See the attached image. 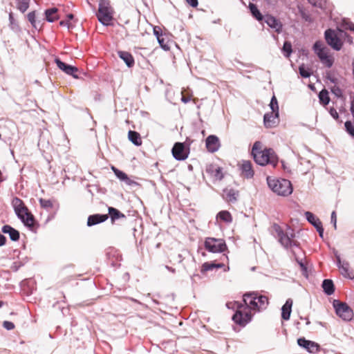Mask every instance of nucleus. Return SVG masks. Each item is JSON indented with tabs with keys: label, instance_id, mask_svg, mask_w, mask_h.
Instances as JSON below:
<instances>
[{
	"label": "nucleus",
	"instance_id": "obj_1",
	"mask_svg": "<svg viewBox=\"0 0 354 354\" xmlns=\"http://www.w3.org/2000/svg\"><path fill=\"white\" fill-rule=\"evenodd\" d=\"M243 297L244 304L238 305L232 319L236 324L244 326L251 321L252 311L256 313L266 309L269 301L266 296L259 295L257 292L245 293Z\"/></svg>",
	"mask_w": 354,
	"mask_h": 354
},
{
	"label": "nucleus",
	"instance_id": "obj_2",
	"mask_svg": "<svg viewBox=\"0 0 354 354\" xmlns=\"http://www.w3.org/2000/svg\"><path fill=\"white\" fill-rule=\"evenodd\" d=\"M251 154L256 163L261 166L270 165L275 167L279 162L274 151L271 148L263 147V143L260 141L254 143Z\"/></svg>",
	"mask_w": 354,
	"mask_h": 354
},
{
	"label": "nucleus",
	"instance_id": "obj_3",
	"mask_svg": "<svg viewBox=\"0 0 354 354\" xmlns=\"http://www.w3.org/2000/svg\"><path fill=\"white\" fill-rule=\"evenodd\" d=\"M11 204L16 214L24 225L28 227H32L35 224L34 216L29 211L24 201L18 197H15L12 200Z\"/></svg>",
	"mask_w": 354,
	"mask_h": 354
},
{
	"label": "nucleus",
	"instance_id": "obj_4",
	"mask_svg": "<svg viewBox=\"0 0 354 354\" xmlns=\"http://www.w3.org/2000/svg\"><path fill=\"white\" fill-rule=\"evenodd\" d=\"M344 35H346V32L339 28L336 30L328 29L325 32V39L327 44L336 50H339L342 48Z\"/></svg>",
	"mask_w": 354,
	"mask_h": 354
},
{
	"label": "nucleus",
	"instance_id": "obj_5",
	"mask_svg": "<svg viewBox=\"0 0 354 354\" xmlns=\"http://www.w3.org/2000/svg\"><path fill=\"white\" fill-rule=\"evenodd\" d=\"M268 183L271 189L280 196H288L292 192V184L286 179H268Z\"/></svg>",
	"mask_w": 354,
	"mask_h": 354
},
{
	"label": "nucleus",
	"instance_id": "obj_6",
	"mask_svg": "<svg viewBox=\"0 0 354 354\" xmlns=\"http://www.w3.org/2000/svg\"><path fill=\"white\" fill-rule=\"evenodd\" d=\"M97 17L103 25L110 24L113 19V10L109 0H100Z\"/></svg>",
	"mask_w": 354,
	"mask_h": 354
},
{
	"label": "nucleus",
	"instance_id": "obj_7",
	"mask_svg": "<svg viewBox=\"0 0 354 354\" xmlns=\"http://www.w3.org/2000/svg\"><path fill=\"white\" fill-rule=\"evenodd\" d=\"M272 233L278 239L279 242L285 248H288L292 245H297V241L293 239V234L290 236L287 232H284L281 226L277 223L272 225Z\"/></svg>",
	"mask_w": 354,
	"mask_h": 354
},
{
	"label": "nucleus",
	"instance_id": "obj_8",
	"mask_svg": "<svg viewBox=\"0 0 354 354\" xmlns=\"http://www.w3.org/2000/svg\"><path fill=\"white\" fill-rule=\"evenodd\" d=\"M205 248L213 253L223 252L227 249L225 242L221 239L207 237L204 243Z\"/></svg>",
	"mask_w": 354,
	"mask_h": 354
},
{
	"label": "nucleus",
	"instance_id": "obj_9",
	"mask_svg": "<svg viewBox=\"0 0 354 354\" xmlns=\"http://www.w3.org/2000/svg\"><path fill=\"white\" fill-rule=\"evenodd\" d=\"M313 48L322 63L328 68L331 67L333 64V59L328 55V49L324 46L323 43L319 41H316Z\"/></svg>",
	"mask_w": 354,
	"mask_h": 354
},
{
	"label": "nucleus",
	"instance_id": "obj_10",
	"mask_svg": "<svg viewBox=\"0 0 354 354\" xmlns=\"http://www.w3.org/2000/svg\"><path fill=\"white\" fill-rule=\"evenodd\" d=\"M333 306L336 314L344 321H350L353 317V310L344 302L334 300Z\"/></svg>",
	"mask_w": 354,
	"mask_h": 354
},
{
	"label": "nucleus",
	"instance_id": "obj_11",
	"mask_svg": "<svg viewBox=\"0 0 354 354\" xmlns=\"http://www.w3.org/2000/svg\"><path fill=\"white\" fill-rule=\"evenodd\" d=\"M205 172L214 183L221 181L224 177L223 168L216 164L207 165Z\"/></svg>",
	"mask_w": 354,
	"mask_h": 354
},
{
	"label": "nucleus",
	"instance_id": "obj_12",
	"mask_svg": "<svg viewBox=\"0 0 354 354\" xmlns=\"http://www.w3.org/2000/svg\"><path fill=\"white\" fill-rule=\"evenodd\" d=\"M172 155L177 160H184L188 158L189 149H186L183 142H176L174 144L172 150Z\"/></svg>",
	"mask_w": 354,
	"mask_h": 354
},
{
	"label": "nucleus",
	"instance_id": "obj_13",
	"mask_svg": "<svg viewBox=\"0 0 354 354\" xmlns=\"http://www.w3.org/2000/svg\"><path fill=\"white\" fill-rule=\"evenodd\" d=\"M55 63L57 64V66L67 75H72L75 79L79 78V76L77 75V72L79 70L77 67L68 65L62 62L59 59H56Z\"/></svg>",
	"mask_w": 354,
	"mask_h": 354
},
{
	"label": "nucleus",
	"instance_id": "obj_14",
	"mask_svg": "<svg viewBox=\"0 0 354 354\" xmlns=\"http://www.w3.org/2000/svg\"><path fill=\"white\" fill-rule=\"evenodd\" d=\"M279 122V113L270 112L264 115L263 123L266 128H274Z\"/></svg>",
	"mask_w": 354,
	"mask_h": 354
},
{
	"label": "nucleus",
	"instance_id": "obj_15",
	"mask_svg": "<svg viewBox=\"0 0 354 354\" xmlns=\"http://www.w3.org/2000/svg\"><path fill=\"white\" fill-rule=\"evenodd\" d=\"M205 145L207 151L210 153L216 151L220 147V141L214 135L209 136L205 140Z\"/></svg>",
	"mask_w": 354,
	"mask_h": 354
},
{
	"label": "nucleus",
	"instance_id": "obj_16",
	"mask_svg": "<svg viewBox=\"0 0 354 354\" xmlns=\"http://www.w3.org/2000/svg\"><path fill=\"white\" fill-rule=\"evenodd\" d=\"M241 169L242 175L248 178H252L254 171L252 168V164L250 160H243L241 163Z\"/></svg>",
	"mask_w": 354,
	"mask_h": 354
},
{
	"label": "nucleus",
	"instance_id": "obj_17",
	"mask_svg": "<svg viewBox=\"0 0 354 354\" xmlns=\"http://www.w3.org/2000/svg\"><path fill=\"white\" fill-rule=\"evenodd\" d=\"M264 19L265 22L268 24V26L274 29L277 32H281L282 29V24L274 17L268 15L265 16Z\"/></svg>",
	"mask_w": 354,
	"mask_h": 354
},
{
	"label": "nucleus",
	"instance_id": "obj_18",
	"mask_svg": "<svg viewBox=\"0 0 354 354\" xmlns=\"http://www.w3.org/2000/svg\"><path fill=\"white\" fill-rule=\"evenodd\" d=\"M109 218L108 214H93L88 218V226H92L106 221Z\"/></svg>",
	"mask_w": 354,
	"mask_h": 354
},
{
	"label": "nucleus",
	"instance_id": "obj_19",
	"mask_svg": "<svg viewBox=\"0 0 354 354\" xmlns=\"http://www.w3.org/2000/svg\"><path fill=\"white\" fill-rule=\"evenodd\" d=\"M293 301L291 299H288L285 304L281 308V317L284 320H288L292 312Z\"/></svg>",
	"mask_w": 354,
	"mask_h": 354
},
{
	"label": "nucleus",
	"instance_id": "obj_20",
	"mask_svg": "<svg viewBox=\"0 0 354 354\" xmlns=\"http://www.w3.org/2000/svg\"><path fill=\"white\" fill-rule=\"evenodd\" d=\"M338 266L340 270L341 274L346 278L353 279L354 273L350 270L349 264L348 263H342L340 260L338 261Z\"/></svg>",
	"mask_w": 354,
	"mask_h": 354
},
{
	"label": "nucleus",
	"instance_id": "obj_21",
	"mask_svg": "<svg viewBox=\"0 0 354 354\" xmlns=\"http://www.w3.org/2000/svg\"><path fill=\"white\" fill-rule=\"evenodd\" d=\"M2 232L5 234H8L12 241H16L19 239V232L10 225H4L2 227Z\"/></svg>",
	"mask_w": 354,
	"mask_h": 354
},
{
	"label": "nucleus",
	"instance_id": "obj_22",
	"mask_svg": "<svg viewBox=\"0 0 354 354\" xmlns=\"http://www.w3.org/2000/svg\"><path fill=\"white\" fill-rule=\"evenodd\" d=\"M118 55L129 67H132L134 65V58L130 53L127 51H119Z\"/></svg>",
	"mask_w": 354,
	"mask_h": 354
},
{
	"label": "nucleus",
	"instance_id": "obj_23",
	"mask_svg": "<svg viewBox=\"0 0 354 354\" xmlns=\"http://www.w3.org/2000/svg\"><path fill=\"white\" fill-rule=\"evenodd\" d=\"M108 211L112 223H113L116 220L126 218V216L116 208L109 207L108 208Z\"/></svg>",
	"mask_w": 354,
	"mask_h": 354
},
{
	"label": "nucleus",
	"instance_id": "obj_24",
	"mask_svg": "<svg viewBox=\"0 0 354 354\" xmlns=\"http://www.w3.org/2000/svg\"><path fill=\"white\" fill-rule=\"evenodd\" d=\"M128 138L136 146H140L142 143L140 135L137 131L130 130L128 132Z\"/></svg>",
	"mask_w": 354,
	"mask_h": 354
},
{
	"label": "nucleus",
	"instance_id": "obj_25",
	"mask_svg": "<svg viewBox=\"0 0 354 354\" xmlns=\"http://www.w3.org/2000/svg\"><path fill=\"white\" fill-rule=\"evenodd\" d=\"M57 9L55 8L48 9L45 12L46 20L49 22H53L59 19Z\"/></svg>",
	"mask_w": 354,
	"mask_h": 354
},
{
	"label": "nucleus",
	"instance_id": "obj_26",
	"mask_svg": "<svg viewBox=\"0 0 354 354\" xmlns=\"http://www.w3.org/2000/svg\"><path fill=\"white\" fill-rule=\"evenodd\" d=\"M322 288L325 293L328 295H332L335 291L333 282L330 279H324L322 283Z\"/></svg>",
	"mask_w": 354,
	"mask_h": 354
},
{
	"label": "nucleus",
	"instance_id": "obj_27",
	"mask_svg": "<svg viewBox=\"0 0 354 354\" xmlns=\"http://www.w3.org/2000/svg\"><path fill=\"white\" fill-rule=\"evenodd\" d=\"M113 171L115 174V176L120 180H124L127 185H131L133 184L134 182L131 180L128 176L127 175L124 173L123 171L118 169H115L114 167L113 168Z\"/></svg>",
	"mask_w": 354,
	"mask_h": 354
},
{
	"label": "nucleus",
	"instance_id": "obj_28",
	"mask_svg": "<svg viewBox=\"0 0 354 354\" xmlns=\"http://www.w3.org/2000/svg\"><path fill=\"white\" fill-rule=\"evenodd\" d=\"M305 216L306 219L309 223H310L313 225L317 228L319 225L322 224L321 221L319 218H317L313 213L310 212H306L305 213Z\"/></svg>",
	"mask_w": 354,
	"mask_h": 354
},
{
	"label": "nucleus",
	"instance_id": "obj_29",
	"mask_svg": "<svg viewBox=\"0 0 354 354\" xmlns=\"http://www.w3.org/2000/svg\"><path fill=\"white\" fill-rule=\"evenodd\" d=\"M249 8L250 10V12L252 15V16L256 18L258 21H262L263 19V15L260 12V11L258 10L257 7L255 4L252 3H250L249 4Z\"/></svg>",
	"mask_w": 354,
	"mask_h": 354
},
{
	"label": "nucleus",
	"instance_id": "obj_30",
	"mask_svg": "<svg viewBox=\"0 0 354 354\" xmlns=\"http://www.w3.org/2000/svg\"><path fill=\"white\" fill-rule=\"evenodd\" d=\"M17 8L21 12H25L29 8L30 0H16Z\"/></svg>",
	"mask_w": 354,
	"mask_h": 354
},
{
	"label": "nucleus",
	"instance_id": "obj_31",
	"mask_svg": "<svg viewBox=\"0 0 354 354\" xmlns=\"http://www.w3.org/2000/svg\"><path fill=\"white\" fill-rule=\"evenodd\" d=\"M225 199L228 202H235L237 200L238 192L234 189H227L225 191Z\"/></svg>",
	"mask_w": 354,
	"mask_h": 354
},
{
	"label": "nucleus",
	"instance_id": "obj_32",
	"mask_svg": "<svg viewBox=\"0 0 354 354\" xmlns=\"http://www.w3.org/2000/svg\"><path fill=\"white\" fill-rule=\"evenodd\" d=\"M217 218L226 223H230L232 221V215L228 211H221L218 214Z\"/></svg>",
	"mask_w": 354,
	"mask_h": 354
},
{
	"label": "nucleus",
	"instance_id": "obj_33",
	"mask_svg": "<svg viewBox=\"0 0 354 354\" xmlns=\"http://www.w3.org/2000/svg\"><path fill=\"white\" fill-rule=\"evenodd\" d=\"M319 98L320 102L323 105L328 104L330 101L328 92L325 89L322 90L319 94Z\"/></svg>",
	"mask_w": 354,
	"mask_h": 354
},
{
	"label": "nucleus",
	"instance_id": "obj_34",
	"mask_svg": "<svg viewBox=\"0 0 354 354\" xmlns=\"http://www.w3.org/2000/svg\"><path fill=\"white\" fill-rule=\"evenodd\" d=\"M39 203L42 208H44L47 210H50L53 207V203L51 200L40 198Z\"/></svg>",
	"mask_w": 354,
	"mask_h": 354
},
{
	"label": "nucleus",
	"instance_id": "obj_35",
	"mask_svg": "<svg viewBox=\"0 0 354 354\" xmlns=\"http://www.w3.org/2000/svg\"><path fill=\"white\" fill-rule=\"evenodd\" d=\"M214 268H216V263L213 262H205L204 263L201 269V272L202 273H205L209 270H212Z\"/></svg>",
	"mask_w": 354,
	"mask_h": 354
},
{
	"label": "nucleus",
	"instance_id": "obj_36",
	"mask_svg": "<svg viewBox=\"0 0 354 354\" xmlns=\"http://www.w3.org/2000/svg\"><path fill=\"white\" fill-rule=\"evenodd\" d=\"M319 346L317 343L310 341L309 344L306 346V349L311 353H315L319 351Z\"/></svg>",
	"mask_w": 354,
	"mask_h": 354
},
{
	"label": "nucleus",
	"instance_id": "obj_37",
	"mask_svg": "<svg viewBox=\"0 0 354 354\" xmlns=\"http://www.w3.org/2000/svg\"><path fill=\"white\" fill-rule=\"evenodd\" d=\"M270 106L272 110L271 112L279 113L278 102H277V97L274 95H273L271 99V101L270 103Z\"/></svg>",
	"mask_w": 354,
	"mask_h": 354
},
{
	"label": "nucleus",
	"instance_id": "obj_38",
	"mask_svg": "<svg viewBox=\"0 0 354 354\" xmlns=\"http://www.w3.org/2000/svg\"><path fill=\"white\" fill-rule=\"evenodd\" d=\"M299 74L301 77L307 78L309 77L311 75L310 71L309 68H306L304 65H301L299 68Z\"/></svg>",
	"mask_w": 354,
	"mask_h": 354
},
{
	"label": "nucleus",
	"instance_id": "obj_39",
	"mask_svg": "<svg viewBox=\"0 0 354 354\" xmlns=\"http://www.w3.org/2000/svg\"><path fill=\"white\" fill-rule=\"evenodd\" d=\"M346 132L354 138V125L351 121H346L344 124Z\"/></svg>",
	"mask_w": 354,
	"mask_h": 354
},
{
	"label": "nucleus",
	"instance_id": "obj_40",
	"mask_svg": "<svg viewBox=\"0 0 354 354\" xmlns=\"http://www.w3.org/2000/svg\"><path fill=\"white\" fill-rule=\"evenodd\" d=\"M342 27L346 30H354V24L351 21L344 19L341 24Z\"/></svg>",
	"mask_w": 354,
	"mask_h": 354
},
{
	"label": "nucleus",
	"instance_id": "obj_41",
	"mask_svg": "<svg viewBox=\"0 0 354 354\" xmlns=\"http://www.w3.org/2000/svg\"><path fill=\"white\" fill-rule=\"evenodd\" d=\"M283 50L286 53V56L288 57L292 53V45L289 41H285L283 46Z\"/></svg>",
	"mask_w": 354,
	"mask_h": 354
},
{
	"label": "nucleus",
	"instance_id": "obj_42",
	"mask_svg": "<svg viewBox=\"0 0 354 354\" xmlns=\"http://www.w3.org/2000/svg\"><path fill=\"white\" fill-rule=\"evenodd\" d=\"M158 41L162 48H163L165 50H169L170 47L167 44V41H166L163 35L160 38L158 39Z\"/></svg>",
	"mask_w": 354,
	"mask_h": 354
},
{
	"label": "nucleus",
	"instance_id": "obj_43",
	"mask_svg": "<svg viewBox=\"0 0 354 354\" xmlns=\"http://www.w3.org/2000/svg\"><path fill=\"white\" fill-rule=\"evenodd\" d=\"M28 21L31 23L32 26L35 28H36V20H35V18H36V15H35V11H32V12H30L28 14Z\"/></svg>",
	"mask_w": 354,
	"mask_h": 354
},
{
	"label": "nucleus",
	"instance_id": "obj_44",
	"mask_svg": "<svg viewBox=\"0 0 354 354\" xmlns=\"http://www.w3.org/2000/svg\"><path fill=\"white\" fill-rule=\"evenodd\" d=\"M295 259L298 263L301 270H302L303 274L306 275L307 272V268L304 263V261H303V259L299 260L297 257H295Z\"/></svg>",
	"mask_w": 354,
	"mask_h": 354
},
{
	"label": "nucleus",
	"instance_id": "obj_45",
	"mask_svg": "<svg viewBox=\"0 0 354 354\" xmlns=\"http://www.w3.org/2000/svg\"><path fill=\"white\" fill-rule=\"evenodd\" d=\"M308 2L315 7L322 8L324 5V0H308Z\"/></svg>",
	"mask_w": 354,
	"mask_h": 354
},
{
	"label": "nucleus",
	"instance_id": "obj_46",
	"mask_svg": "<svg viewBox=\"0 0 354 354\" xmlns=\"http://www.w3.org/2000/svg\"><path fill=\"white\" fill-rule=\"evenodd\" d=\"M191 99H192V95H189L185 91H182V98H181V100L184 103L189 102L191 100Z\"/></svg>",
	"mask_w": 354,
	"mask_h": 354
},
{
	"label": "nucleus",
	"instance_id": "obj_47",
	"mask_svg": "<svg viewBox=\"0 0 354 354\" xmlns=\"http://www.w3.org/2000/svg\"><path fill=\"white\" fill-rule=\"evenodd\" d=\"M3 326L8 330H13L15 327V324L9 321H4L3 322Z\"/></svg>",
	"mask_w": 354,
	"mask_h": 354
},
{
	"label": "nucleus",
	"instance_id": "obj_48",
	"mask_svg": "<svg viewBox=\"0 0 354 354\" xmlns=\"http://www.w3.org/2000/svg\"><path fill=\"white\" fill-rule=\"evenodd\" d=\"M310 342V340H307L304 337L299 338L297 339L298 344L300 346L304 347L305 348H306V346H308Z\"/></svg>",
	"mask_w": 354,
	"mask_h": 354
},
{
	"label": "nucleus",
	"instance_id": "obj_49",
	"mask_svg": "<svg viewBox=\"0 0 354 354\" xmlns=\"http://www.w3.org/2000/svg\"><path fill=\"white\" fill-rule=\"evenodd\" d=\"M153 34L157 37V39L160 38L163 35L162 32L161 28L160 27H158V26H155L153 28Z\"/></svg>",
	"mask_w": 354,
	"mask_h": 354
},
{
	"label": "nucleus",
	"instance_id": "obj_50",
	"mask_svg": "<svg viewBox=\"0 0 354 354\" xmlns=\"http://www.w3.org/2000/svg\"><path fill=\"white\" fill-rule=\"evenodd\" d=\"M329 113L335 120H337L339 119V115L335 109L330 108L329 110Z\"/></svg>",
	"mask_w": 354,
	"mask_h": 354
},
{
	"label": "nucleus",
	"instance_id": "obj_51",
	"mask_svg": "<svg viewBox=\"0 0 354 354\" xmlns=\"http://www.w3.org/2000/svg\"><path fill=\"white\" fill-rule=\"evenodd\" d=\"M186 2L194 8L197 7L198 4V0H186Z\"/></svg>",
	"mask_w": 354,
	"mask_h": 354
},
{
	"label": "nucleus",
	"instance_id": "obj_52",
	"mask_svg": "<svg viewBox=\"0 0 354 354\" xmlns=\"http://www.w3.org/2000/svg\"><path fill=\"white\" fill-rule=\"evenodd\" d=\"M343 39H344L345 41H346L349 44H352L353 43L352 37L349 35H348L346 32V35H344Z\"/></svg>",
	"mask_w": 354,
	"mask_h": 354
},
{
	"label": "nucleus",
	"instance_id": "obj_53",
	"mask_svg": "<svg viewBox=\"0 0 354 354\" xmlns=\"http://www.w3.org/2000/svg\"><path fill=\"white\" fill-rule=\"evenodd\" d=\"M331 221L333 222L335 227H336L337 218L335 212H333L331 214Z\"/></svg>",
	"mask_w": 354,
	"mask_h": 354
},
{
	"label": "nucleus",
	"instance_id": "obj_54",
	"mask_svg": "<svg viewBox=\"0 0 354 354\" xmlns=\"http://www.w3.org/2000/svg\"><path fill=\"white\" fill-rule=\"evenodd\" d=\"M316 229H317V232H319V236L321 237H323L324 228L322 227V223L320 225H319Z\"/></svg>",
	"mask_w": 354,
	"mask_h": 354
},
{
	"label": "nucleus",
	"instance_id": "obj_55",
	"mask_svg": "<svg viewBox=\"0 0 354 354\" xmlns=\"http://www.w3.org/2000/svg\"><path fill=\"white\" fill-rule=\"evenodd\" d=\"M6 241V237L3 235L0 234V246L5 245Z\"/></svg>",
	"mask_w": 354,
	"mask_h": 354
},
{
	"label": "nucleus",
	"instance_id": "obj_56",
	"mask_svg": "<svg viewBox=\"0 0 354 354\" xmlns=\"http://www.w3.org/2000/svg\"><path fill=\"white\" fill-rule=\"evenodd\" d=\"M9 20H10V24H14L15 19H14L13 14H12V12H10V14H9Z\"/></svg>",
	"mask_w": 354,
	"mask_h": 354
},
{
	"label": "nucleus",
	"instance_id": "obj_57",
	"mask_svg": "<svg viewBox=\"0 0 354 354\" xmlns=\"http://www.w3.org/2000/svg\"><path fill=\"white\" fill-rule=\"evenodd\" d=\"M224 266L223 263H216V268H221Z\"/></svg>",
	"mask_w": 354,
	"mask_h": 354
},
{
	"label": "nucleus",
	"instance_id": "obj_58",
	"mask_svg": "<svg viewBox=\"0 0 354 354\" xmlns=\"http://www.w3.org/2000/svg\"><path fill=\"white\" fill-rule=\"evenodd\" d=\"M59 24H60L61 26H65V25H68V22H66V21H60V23H59Z\"/></svg>",
	"mask_w": 354,
	"mask_h": 354
},
{
	"label": "nucleus",
	"instance_id": "obj_59",
	"mask_svg": "<svg viewBox=\"0 0 354 354\" xmlns=\"http://www.w3.org/2000/svg\"><path fill=\"white\" fill-rule=\"evenodd\" d=\"M67 17L68 19H72L73 18V14H69L67 15Z\"/></svg>",
	"mask_w": 354,
	"mask_h": 354
},
{
	"label": "nucleus",
	"instance_id": "obj_60",
	"mask_svg": "<svg viewBox=\"0 0 354 354\" xmlns=\"http://www.w3.org/2000/svg\"><path fill=\"white\" fill-rule=\"evenodd\" d=\"M3 305V302L2 301H0V308L2 307Z\"/></svg>",
	"mask_w": 354,
	"mask_h": 354
},
{
	"label": "nucleus",
	"instance_id": "obj_61",
	"mask_svg": "<svg viewBox=\"0 0 354 354\" xmlns=\"http://www.w3.org/2000/svg\"><path fill=\"white\" fill-rule=\"evenodd\" d=\"M353 75H354V65H353Z\"/></svg>",
	"mask_w": 354,
	"mask_h": 354
},
{
	"label": "nucleus",
	"instance_id": "obj_62",
	"mask_svg": "<svg viewBox=\"0 0 354 354\" xmlns=\"http://www.w3.org/2000/svg\"><path fill=\"white\" fill-rule=\"evenodd\" d=\"M229 269H230V267H227V269H225V271L229 270Z\"/></svg>",
	"mask_w": 354,
	"mask_h": 354
}]
</instances>
